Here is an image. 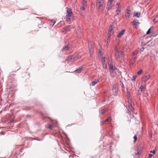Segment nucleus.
<instances>
[{
	"instance_id": "nucleus-8",
	"label": "nucleus",
	"mask_w": 158,
	"mask_h": 158,
	"mask_svg": "<svg viewBox=\"0 0 158 158\" xmlns=\"http://www.w3.org/2000/svg\"><path fill=\"white\" fill-rule=\"evenodd\" d=\"M113 91L114 93V94L115 95H116L118 93V89L115 85H113Z\"/></svg>"
},
{
	"instance_id": "nucleus-27",
	"label": "nucleus",
	"mask_w": 158,
	"mask_h": 158,
	"mask_svg": "<svg viewBox=\"0 0 158 158\" xmlns=\"http://www.w3.org/2000/svg\"><path fill=\"white\" fill-rule=\"evenodd\" d=\"M144 89V87L143 85H141L139 88V89L140 90L141 92H142L143 91V89Z\"/></svg>"
},
{
	"instance_id": "nucleus-30",
	"label": "nucleus",
	"mask_w": 158,
	"mask_h": 158,
	"mask_svg": "<svg viewBox=\"0 0 158 158\" xmlns=\"http://www.w3.org/2000/svg\"><path fill=\"white\" fill-rule=\"evenodd\" d=\"M143 72V71L142 70H141L140 71H138L137 72V74L138 75H139L142 72Z\"/></svg>"
},
{
	"instance_id": "nucleus-46",
	"label": "nucleus",
	"mask_w": 158,
	"mask_h": 158,
	"mask_svg": "<svg viewBox=\"0 0 158 158\" xmlns=\"http://www.w3.org/2000/svg\"><path fill=\"white\" fill-rule=\"evenodd\" d=\"M144 48H143V47H142V48H141L140 49V51H141V52H142L144 50Z\"/></svg>"
},
{
	"instance_id": "nucleus-1",
	"label": "nucleus",
	"mask_w": 158,
	"mask_h": 158,
	"mask_svg": "<svg viewBox=\"0 0 158 158\" xmlns=\"http://www.w3.org/2000/svg\"><path fill=\"white\" fill-rule=\"evenodd\" d=\"M115 54L116 58H120L121 59V60H120L121 62H122L123 61L124 55L123 52L118 51V49L116 48L115 49Z\"/></svg>"
},
{
	"instance_id": "nucleus-3",
	"label": "nucleus",
	"mask_w": 158,
	"mask_h": 158,
	"mask_svg": "<svg viewBox=\"0 0 158 158\" xmlns=\"http://www.w3.org/2000/svg\"><path fill=\"white\" fill-rule=\"evenodd\" d=\"M150 77L149 74L144 75L142 78V81H143L146 82L148 80Z\"/></svg>"
},
{
	"instance_id": "nucleus-15",
	"label": "nucleus",
	"mask_w": 158,
	"mask_h": 158,
	"mask_svg": "<svg viewBox=\"0 0 158 158\" xmlns=\"http://www.w3.org/2000/svg\"><path fill=\"white\" fill-rule=\"evenodd\" d=\"M93 48L91 47L89 50L90 56L92 57L93 55Z\"/></svg>"
},
{
	"instance_id": "nucleus-52",
	"label": "nucleus",
	"mask_w": 158,
	"mask_h": 158,
	"mask_svg": "<svg viewBox=\"0 0 158 158\" xmlns=\"http://www.w3.org/2000/svg\"><path fill=\"white\" fill-rule=\"evenodd\" d=\"M90 158H94V157L93 156H91L90 157Z\"/></svg>"
},
{
	"instance_id": "nucleus-43",
	"label": "nucleus",
	"mask_w": 158,
	"mask_h": 158,
	"mask_svg": "<svg viewBox=\"0 0 158 158\" xmlns=\"http://www.w3.org/2000/svg\"><path fill=\"white\" fill-rule=\"evenodd\" d=\"M114 1V0H108V2L112 3V2Z\"/></svg>"
},
{
	"instance_id": "nucleus-33",
	"label": "nucleus",
	"mask_w": 158,
	"mask_h": 158,
	"mask_svg": "<svg viewBox=\"0 0 158 158\" xmlns=\"http://www.w3.org/2000/svg\"><path fill=\"white\" fill-rule=\"evenodd\" d=\"M120 85H121V87L122 88H124V85L123 84V83L122 81H120Z\"/></svg>"
},
{
	"instance_id": "nucleus-12",
	"label": "nucleus",
	"mask_w": 158,
	"mask_h": 158,
	"mask_svg": "<svg viewBox=\"0 0 158 158\" xmlns=\"http://www.w3.org/2000/svg\"><path fill=\"white\" fill-rule=\"evenodd\" d=\"M84 68V65L81 66V68H80L78 69H77L76 70L74 71V72L76 73H80L81 72V71Z\"/></svg>"
},
{
	"instance_id": "nucleus-23",
	"label": "nucleus",
	"mask_w": 158,
	"mask_h": 158,
	"mask_svg": "<svg viewBox=\"0 0 158 158\" xmlns=\"http://www.w3.org/2000/svg\"><path fill=\"white\" fill-rule=\"evenodd\" d=\"M53 127V126L51 125H48L47 128H49L50 129H52Z\"/></svg>"
},
{
	"instance_id": "nucleus-40",
	"label": "nucleus",
	"mask_w": 158,
	"mask_h": 158,
	"mask_svg": "<svg viewBox=\"0 0 158 158\" xmlns=\"http://www.w3.org/2000/svg\"><path fill=\"white\" fill-rule=\"evenodd\" d=\"M150 152L151 153H152L153 154H155L156 153V151L155 150H153V151H150Z\"/></svg>"
},
{
	"instance_id": "nucleus-38",
	"label": "nucleus",
	"mask_w": 158,
	"mask_h": 158,
	"mask_svg": "<svg viewBox=\"0 0 158 158\" xmlns=\"http://www.w3.org/2000/svg\"><path fill=\"white\" fill-rule=\"evenodd\" d=\"M70 26H69L68 27H67L66 29H65V30H69L70 29Z\"/></svg>"
},
{
	"instance_id": "nucleus-25",
	"label": "nucleus",
	"mask_w": 158,
	"mask_h": 158,
	"mask_svg": "<svg viewBox=\"0 0 158 158\" xmlns=\"http://www.w3.org/2000/svg\"><path fill=\"white\" fill-rule=\"evenodd\" d=\"M86 7V6H85V5H84V6H82L81 7V8H80L81 10H85V9Z\"/></svg>"
},
{
	"instance_id": "nucleus-34",
	"label": "nucleus",
	"mask_w": 158,
	"mask_h": 158,
	"mask_svg": "<svg viewBox=\"0 0 158 158\" xmlns=\"http://www.w3.org/2000/svg\"><path fill=\"white\" fill-rule=\"evenodd\" d=\"M117 5L118 6V8L119 6V4L118 3H117ZM116 12H120V10H119L118 9H117Z\"/></svg>"
},
{
	"instance_id": "nucleus-18",
	"label": "nucleus",
	"mask_w": 158,
	"mask_h": 158,
	"mask_svg": "<svg viewBox=\"0 0 158 158\" xmlns=\"http://www.w3.org/2000/svg\"><path fill=\"white\" fill-rule=\"evenodd\" d=\"M102 65L103 68L104 69H106L107 68V64L106 62H105V60H104L103 62L102 63Z\"/></svg>"
},
{
	"instance_id": "nucleus-36",
	"label": "nucleus",
	"mask_w": 158,
	"mask_h": 158,
	"mask_svg": "<svg viewBox=\"0 0 158 158\" xmlns=\"http://www.w3.org/2000/svg\"><path fill=\"white\" fill-rule=\"evenodd\" d=\"M149 135L150 138H152V133L151 132H149Z\"/></svg>"
},
{
	"instance_id": "nucleus-54",
	"label": "nucleus",
	"mask_w": 158,
	"mask_h": 158,
	"mask_svg": "<svg viewBox=\"0 0 158 158\" xmlns=\"http://www.w3.org/2000/svg\"><path fill=\"white\" fill-rule=\"evenodd\" d=\"M117 15H119V14H118V13H117Z\"/></svg>"
},
{
	"instance_id": "nucleus-59",
	"label": "nucleus",
	"mask_w": 158,
	"mask_h": 158,
	"mask_svg": "<svg viewBox=\"0 0 158 158\" xmlns=\"http://www.w3.org/2000/svg\"><path fill=\"white\" fill-rule=\"evenodd\" d=\"M22 150V149H21V150H20V151H22V150Z\"/></svg>"
},
{
	"instance_id": "nucleus-4",
	"label": "nucleus",
	"mask_w": 158,
	"mask_h": 158,
	"mask_svg": "<svg viewBox=\"0 0 158 158\" xmlns=\"http://www.w3.org/2000/svg\"><path fill=\"white\" fill-rule=\"evenodd\" d=\"M110 74H113L114 73V66L112 63H110Z\"/></svg>"
},
{
	"instance_id": "nucleus-14",
	"label": "nucleus",
	"mask_w": 158,
	"mask_h": 158,
	"mask_svg": "<svg viewBox=\"0 0 158 158\" xmlns=\"http://www.w3.org/2000/svg\"><path fill=\"white\" fill-rule=\"evenodd\" d=\"M99 82V81L98 80H97V79H95L94 80V81H92L91 84H90V85H92V86H94L96 84H97V83L98 82Z\"/></svg>"
},
{
	"instance_id": "nucleus-45",
	"label": "nucleus",
	"mask_w": 158,
	"mask_h": 158,
	"mask_svg": "<svg viewBox=\"0 0 158 158\" xmlns=\"http://www.w3.org/2000/svg\"><path fill=\"white\" fill-rule=\"evenodd\" d=\"M152 155L151 154H149L148 155L149 157L150 158L152 157Z\"/></svg>"
},
{
	"instance_id": "nucleus-7",
	"label": "nucleus",
	"mask_w": 158,
	"mask_h": 158,
	"mask_svg": "<svg viewBox=\"0 0 158 158\" xmlns=\"http://www.w3.org/2000/svg\"><path fill=\"white\" fill-rule=\"evenodd\" d=\"M139 23V20L137 19H135L132 22V24L135 26V28H136V27L138 26Z\"/></svg>"
},
{
	"instance_id": "nucleus-22",
	"label": "nucleus",
	"mask_w": 158,
	"mask_h": 158,
	"mask_svg": "<svg viewBox=\"0 0 158 158\" xmlns=\"http://www.w3.org/2000/svg\"><path fill=\"white\" fill-rule=\"evenodd\" d=\"M153 29V28L152 27H151L146 32V34L147 35H148L150 33V31L151 30V29Z\"/></svg>"
},
{
	"instance_id": "nucleus-53",
	"label": "nucleus",
	"mask_w": 158,
	"mask_h": 158,
	"mask_svg": "<svg viewBox=\"0 0 158 158\" xmlns=\"http://www.w3.org/2000/svg\"><path fill=\"white\" fill-rule=\"evenodd\" d=\"M71 157H72V156H69V157L70 158Z\"/></svg>"
},
{
	"instance_id": "nucleus-44",
	"label": "nucleus",
	"mask_w": 158,
	"mask_h": 158,
	"mask_svg": "<svg viewBox=\"0 0 158 158\" xmlns=\"http://www.w3.org/2000/svg\"><path fill=\"white\" fill-rule=\"evenodd\" d=\"M129 103H130V105L131 106L132 105L131 103V99H129Z\"/></svg>"
},
{
	"instance_id": "nucleus-10",
	"label": "nucleus",
	"mask_w": 158,
	"mask_h": 158,
	"mask_svg": "<svg viewBox=\"0 0 158 158\" xmlns=\"http://www.w3.org/2000/svg\"><path fill=\"white\" fill-rule=\"evenodd\" d=\"M131 10H130L127 9L125 13V15L126 17L129 18L130 15Z\"/></svg>"
},
{
	"instance_id": "nucleus-55",
	"label": "nucleus",
	"mask_w": 158,
	"mask_h": 158,
	"mask_svg": "<svg viewBox=\"0 0 158 158\" xmlns=\"http://www.w3.org/2000/svg\"><path fill=\"white\" fill-rule=\"evenodd\" d=\"M1 73L0 72V77H1Z\"/></svg>"
},
{
	"instance_id": "nucleus-13",
	"label": "nucleus",
	"mask_w": 158,
	"mask_h": 158,
	"mask_svg": "<svg viewBox=\"0 0 158 158\" xmlns=\"http://www.w3.org/2000/svg\"><path fill=\"white\" fill-rule=\"evenodd\" d=\"M141 153V148L138 149L137 153L135 154V156L136 157H139V155Z\"/></svg>"
},
{
	"instance_id": "nucleus-57",
	"label": "nucleus",
	"mask_w": 158,
	"mask_h": 158,
	"mask_svg": "<svg viewBox=\"0 0 158 158\" xmlns=\"http://www.w3.org/2000/svg\"><path fill=\"white\" fill-rule=\"evenodd\" d=\"M99 53L100 54V53H101L100 52H99Z\"/></svg>"
},
{
	"instance_id": "nucleus-2",
	"label": "nucleus",
	"mask_w": 158,
	"mask_h": 158,
	"mask_svg": "<svg viewBox=\"0 0 158 158\" xmlns=\"http://www.w3.org/2000/svg\"><path fill=\"white\" fill-rule=\"evenodd\" d=\"M72 14V12L71 9L70 8H68L67 9V11L66 13V18L67 20H70V17L71 16Z\"/></svg>"
},
{
	"instance_id": "nucleus-19",
	"label": "nucleus",
	"mask_w": 158,
	"mask_h": 158,
	"mask_svg": "<svg viewBox=\"0 0 158 158\" xmlns=\"http://www.w3.org/2000/svg\"><path fill=\"white\" fill-rule=\"evenodd\" d=\"M140 14L139 12H137L136 13H134V16L135 17H136L138 18L140 16Z\"/></svg>"
},
{
	"instance_id": "nucleus-51",
	"label": "nucleus",
	"mask_w": 158,
	"mask_h": 158,
	"mask_svg": "<svg viewBox=\"0 0 158 158\" xmlns=\"http://www.w3.org/2000/svg\"><path fill=\"white\" fill-rule=\"evenodd\" d=\"M137 139H134V142L135 143L137 140Z\"/></svg>"
},
{
	"instance_id": "nucleus-26",
	"label": "nucleus",
	"mask_w": 158,
	"mask_h": 158,
	"mask_svg": "<svg viewBox=\"0 0 158 158\" xmlns=\"http://www.w3.org/2000/svg\"><path fill=\"white\" fill-rule=\"evenodd\" d=\"M127 97L128 99H129L130 97V94L129 92L127 91Z\"/></svg>"
},
{
	"instance_id": "nucleus-58",
	"label": "nucleus",
	"mask_w": 158,
	"mask_h": 158,
	"mask_svg": "<svg viewBox=\"0 0 158 158\" xmlns=\"http://www.w3.org/2000/svg\"><path fill=\"white\" fill-rule=\"evenodd\" d=\"M22 150V149H21V150H20V151H22V150Z\"/></svg>"
},
{
	"instance_id": "nucleus-56",
	"label": "nucleus",
	"mask_w": 158,
	"mask_h": 158,
	"mask_svg": "<svg viewBox=\"0 0 158 158\" xmlns=\"http://www.w3.org/2000/svg\"><path fill=\"white\" fill-rule=\"evenodd\" d=\"M19 69H20V68H19L17 70H18Z\"/></svg>"
},
{
	"instance_id": "nucleus-49",
	"label": "nucleus",
	"mask_w": 158,
	"mask_h": 158,
	"mask_svg": "<svg viewBox=\"0 0 158 158\" xmlns=\"http://www.w3.org/2000/svg\"><path fill=\"white\" fill-rule=\"evenodd\" d=\"M131 107V108H132V107H131V105H130H130H129V106H128V108H129V109H130V107Z\"/></svg>"
},
{
	"instance_id": "nucleus-11",
	"label": "nucleus",
	"mask_w": 158,
	"mask_h": 158,
	"mask_svg": "<svg viewBox=\"0 0 158 158\" xmlns=\"http://www.w3.org/2000/svg\"><path fill=\"white\" fill-rule=\"evenodd\" d=\"M96 5L98 8V10H99L101 11L102 8V2H97Z\"/></svg>"
},
{
	"instance_id": "nucleus-35",
	"label": "nucleus",
	"mask_w": 158,
	"mask_h": 158,
	"mask_svg": "<svg viewBox=\"0 0 158 158\" xmlns=\"http://www.w3.org/2000/svg\"><path fill=\"white\" fill-rule=\"evenodd\" d=\"M137 57L136 56H135V57H132L131 59L133 60H134L135 61L137 59Z\"/></svg>"
},
{
	"instance_id": "nucleus-48",
	"label": "nucleus",
	"mask_w": 158,
	"mask_h": 158,
	"mask_svg": "<svg viewBox=\"0 0 158 158\" xmlns=\"http://www.w3.org/2000/svg\"><path fill=\"white\" fill-rule=\"evenodd\" d=\"M133 138H137V135H135L133 137Z\"/></svg>"
},
{
	"instance_id": "nucleus-37",
	"label": "nucleus",
	"mask_w": 158,
	"mask_h": 158,
	"mask_svg": "<svg viewBox=\"0 0 158 158\" xmlns=\"http://www.w3.org/2000/svg\"><path fill=\"white\" fill-rule=\"evenodd\" d=\"M105 122H104V121H101L100 123V125H102V124H104Z\"/></svg>"
},
{
	"instance_id": "nucleus-21",
	"label": "nucleus",
	"mask_w": 158,
	"mask_h": 158,
	"mask_svg": "<svg viewBox=\"0 0 158 158\" xmlns=\"http://www.w3.org/2000/svg\"><path fill=\"white\" fill-rule=\"evenodd\" d=\"M112 120V118L111 116L109 117L108 118L106 119L104 122H106L107 121H110Z\"/></svg>"
},
{
	"instance_id": "nucleus-47",
	"label": "nucleus",
	"mask_w": 158,
	"mask_h": 158,
	"mask_svg": "<svg viewBox=\"0 0 158 158\" xmlns=\"http://www.w3.org/2000/svg\"><path fill=\"white\" fill-rule=\"evenodd\" d=\"M111 34H112V32L111 33L110 32V31H109L108 33V34L109 35V36H110V35H111Z\"/></svg>"
},
{
	"instance_id": "nucleus-32",
	"label": "nucleus",
	"mask_w": 158,
	"mask_h": 158,
	"mask_svg": "<svg viewBox=\"0 0 158 158\" xmlns=\"http://www.w3.org/2000/svg\"><path fill=\"white\" fill-rule=\"evenodd\" d=\"M135 62V61L132 60V59H131L130 60V63L132 64H133Z\"/></svg>"
},
{
	"instance_id": "nucleus-17",
	"label": "nucleus",
	"mask_w": 158,
	"mask_h": 158,
	"mask_svg": "<svg viewBox=\"0 0 158 158\" xmlns=\"http://www.w3.org/2000/svg\"><path fill=\"white\" fill-rule=\"evenodd\" d=\"M56 21L55 20H52L49 23V24L52 27H53Z\"/></svg>"
},
{
	"instance_id": "nucleus-5",
	"label": "nucleus",
	"mask_w": 158,
	"mask_h": 158,
	"mask_svg": "<svg viewBox=\"0 0 158 158\" xmlns=\"http://www.w3.org/2000/svg\"><path fill=\"white\" fill-rule=\"evenodd\" d=\"M76 57V56L75 55H73L71 56L70 57L67 58L66 59V61H67L70 62L72 61V60H74Z\"/></svg>"
},
{
	"instance_id": "nucleus-42",
	"label": "nucleus",
	"mask_w": 158,
	"mask_h": 158,
	"mask_svg": "<svg viewBox=\"0 0 158 158\" xmlns=\"http://www.w3.org/2000/svg\"><path fill=\"white\" fill-rule=\"evenodd\" d=\"M156 18H155V19H154V20H153V21L155 23L157 22L158 21V20H156Z\"/></svg>"
},
{
	"instance_id": "nucleus-29",
	"label": "nucleus",
	"mask_w": 158,
	"mask_h": 158,
	"mask_svg": "<svg viewBox=\"0 0 158 158\" xmlns=\"http://www.w3.org/2000/svg\"><path fill=\"white\" fill-rule=\"evenodd\" d=\"M137 77V76L136 75H134V76H133V77H132V80L133 81H135V78H136Z\"/></svg>"
},
{
	"instance_id": "nucleus-31",
	"label": "nucleus",
	"mask_w": 158,
	"mask_h": 158,
	"mask_svg": "<svg viewBox=\"0 0 158 158\" xmlns=\"http://www.w3.org/2000/svg\"><path fill=\"white\" fill-rule=\"evenodd\" d=\"M49 134L48 133H45L43 134V137H45L46 135H49Z\"/></svg>"
},
{
	"instance_id": "nucleus-20",
	"label": "nucleus",
	"mask_w": 158,
	"mask_h": 158,
	"mask_svg": "<svg viewBox=\"0 0 158 158\" xmlns=\"http://www.w3.org/2000/svg\"><path fill=\"white\" fill-rule=\"evenodd\" d=\"M69 49V48L67 45L64 46L62 48V50L65 51H67Z\"/></svg>"
},
{
	"instance_id": "nucleus-39",
	"label": "nucleus",
	"mask_w": 158,
	"mask_h": 158,
	"mask_svg": "<svg viewBox=\"0 0 158 158\" xmlns=\"http://www.w3.org/2000/svg\"><path fill=\"white\" fill-rule=\"evenodd\" d=\"M135 53H136V54H137V52H133L132 53V57L133 56L134 57V56H135Z\"/></svg>"
},
{
	"instance_id": "nucleus-28",
	"label": "nucleus",
	"mask_w": 158,
	"mask_h": 158,
	"mask_svg": "<svg viewBox=\"0 0 158 158\" xmlns=\"http://www.w3.org/2000/svg\"><path fill=\"white\" fill-rule=\"evenodd\" d=\"M113 30V27L112 26H110L109 29V31L111 33V31Z\"/></svg>"
},
{
	"instance_id": "nucleus-9",
	"label": "nucleus",
	"mask_w": 158,
	"mask_h": 158,
	"mask_svg": "<svg viewBox=\"0 0 158 158\" xmlns=\"http://www.w3.org/2000/svg\"><path fill=\"white\" fill-rule=\"evenodd\" d=\"M113 6V3L108 2V4L106 6L107 8V10H109Z\"/></svg>"
},
{
	"instance_id": "nucleus-16",
	"label": "nucleus",
	"mask_w": 158,
	"mask_h": 158,
	"mask_svg": "<svg viewBox=\"0 0 158 158\" xmlns=\"http://www.w3.org/2000/svg\"><path fill=\"white\" fill-rule=\"evenodd\" d=\"M107 110V109H103L99 111V114L100 115L103 114Z\"/></svg>"
},
{
	"instance_id": "nucleus-24",
	"label": "nucleus",
	"mask_w": 158,
	"mask_h": 158,
	"mask_svg": "<svg viewBox=\"0 0 158 158\" xmlns=\"http://www.w3.org/2000/svg\"><path fill=\"white\" fill-rule=\"evenodd\" d=\"M83 3H82V5L83 6H84V5H85V6H87V4H86L87 1H86V0H83Z\"/></svg>"
},
{
	"instance_id": "nucleus-50",
	"label": "nucleus",
	"mask_w": 158,
	"mask_h": 158,
	"mask_svg": "<svg viewBox=\"0 0 158 158\" xmlns=\"http://www.w3.org/2000/svg\"><path fill=\"white\" fill-rule=\"evenodd\" d=\"M131 107V108H132V107H131V105H130H130H129V106H128V108H129V109H130V107Z\"/></svg>"
},
{
	"instance_id": "nucleus-6",
	"label": "nucleus",
	"mask_w": 158,
	"mask_h": 158,
	"mask_svg": "<svg viewBox=\"0 0 158 158\" xmlns=\"http://www.w3.org/2000/svg\"><path fill=\"white\" fill-rule=\"evenodd\" d=\"M125 30H123L120 31L117 35V37L118 38H120L124 33Z\"/></svg>"
},
{
	"instance_id": "nucleus-41",
	"label": "nucleus",
	"mask_w": 158,
	"mask_h": 158,
	"mask_svg": "<svg viewBox=\"0 0 158 158\" xmlns=\"http://www.w3.org/2000/svg\"><path fill=\"white\" fill-rule=\"evenodd\" d=\"M103 2V0H97V2Z\"/></svg>"
}]
</instances>
